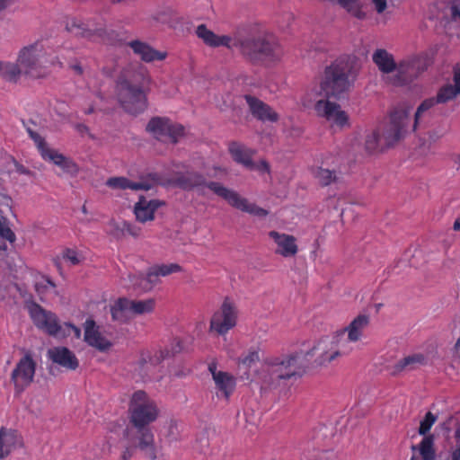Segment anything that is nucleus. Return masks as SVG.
Wrapping results in <instances>:
<instances>
[{
  "instance_id": "1",
  "label": "nucleus",
  "mask_w": 460,
  "mask_h": 460,
  "mask_svg": "<svg viewBox=\"0 0 460 460\" xmlns=\"http://www.w3.org/2000/svg\"><path fill=\"white\" fill-rule=\"evenodd\" d=\"M252 64L276 61L282 56L275 37L258 24H244L233 31L232 49Z\"/></svg>"
},
{
  "instance_id": "2",
  "label": "nucleus",
  "mask_w": 460,
  "mask_h": 460,
  "mask_svg": "<svg viewBox=\"0 0 460 460\" xmlns=\"http://www.w3.org/2000/svg\"><path fill=\"white\" fill-rule=\"evenodd\" d=\"M174 181L183 190L198 189L202 194H204V188H208L213 193L225 199L230 206L252 216L265 217L268 215L267 210L253 203H250L248 199L240 196L234 190L228 189L217 181H208L201 173L197 172L178 173Z\"/></svg>"
},
{
  "instance_id": "3",
  "label": "nucleus",
  "mask_w": 460,
  "mask_h": 460,
  "mask_svg": "<svg viewBox=\"0 0 460 460\" xmlns=\"http://www.w3.org/2000/svg\"><path fill=\"white\" fill-rule=\"evenodd\" d=\"M356 80L352 66L338 59L327 66L320 83L321 94L327 99L341 100L351 90Z\"/></svg>"
},
{
  "instance_id": "4",
  "label": "nucleus",
  "mask_w": 460,
  "mask_h": 460,
  "mask_svg": "<svg viewBox=\"0 0 460 460\" xmlns=\"http://www.w3.org/2000/svg\"><path fill=\"white\" fill-rule=\"evenodd\" d=\"M353 348H349L341 334L320 339L311 349L305 353V357L314 358L312 365L315 367H326L338 358L349 355Z\"/></svg>"
},
{
  "instance_id": "5",
  "label": "nucleus",
  "mask_w": 460,
  "mask_h": 460,
  "mask_svg": "<svg viewBox=\"0 0 460 460\" xmlns=\"http://www.w3.org/2000/svg\"><path fill=\"white\" fill-rule=\"evenodd\" d=\"M123 437L128 442L123 447L119 460H130L137 449L151 460L157 458L155 434L149 426L128 427L123 431Z\"/></svg>"
},
{
  "instance_id": "6",
  "label": "nucleus",
  "mask_w": 460,
  "mask_h": 460,
  "mask_svg": "<svg viewBox=\"0 0 460 460\" xmlns=\"http://www.w3.org/2000/svg\"><path fill=\"white\" fill-rule=\"evenodd\" d=\"M17 62L23 69V75L33 79L46 76L49 52L42 40H35L22 47L17 55Z\"/></svg>"
},
{
  "instance_id": "7",
  "label": "nucleus",
  "mask_w": 460,
  "mask_h": 460,
  "mask_svg": "<svg viewBox=\"0 0 460 460\" xmlns=\"http://www.w3.org/2000/svg\"><path fill=\"white\" fill-rule=\"evenodd\" d=\"M428 56L424 52L409 55L397 62L396 69L388 76L394 86H408L413 84L428 69Z\"/></svg>"
},
{
  "instance_id": "8",
  "label": "nucleus",
  "mask_w": 460,
  "mask_h": 460,
  "mask_svg": "<svg viewBox=\"0 0 460 460\" xmlns=\"http://www.w3.org/2000/svg\"><path fill=\"white\" fill-rule=\"evenodd\" d=\"M411 106L400 105L390 114V121L383 129L385 146H394L411 131L413 127L414 117L411 116Z\"/></svg>"
},
{
  "instance_id": "9",
  "label": "nucleus",
  "mask_w": 460,
  "mask_h": 460,
  "mask_svg": "<svg viewBox=\"0 0 460 460\" xmlns=\"http://www.w3.org/2000/svg\"><path fill=\"white\" fill-rule=\"evenodd\" d=\"M159 408L144 390L134 392L128 402V419L132 426H149L159 417Z\"/></svg>"
},
{
  "instance_id": "10",
  "label": "nucleus",
  "mask_w": 460,
  "mask_h": 460,
  "mask_svg": "<svg viewBox=\"0 0 460 460\" xmlns=\"http://www.w3.org/2000/svg\"><path fill=\"white\" fill-rule=\"evenodd\" d=\"M300 353H295L284 358H270L266 362V372L269 376H264V382L274 385L282 379H289L297 374L296 364Z\"/></svg>"
},
{
  "instance_id": "11",
  "label": "nucleus",
  "mask_w": 460,
  "mask_h": 460,
  "mask_svg": "<svg viewBox=\"0 0 460 460\" xmlns=\"http://www.w3.org/2000/svg\"><path fill=\"white\" fill-rule=\"evenodd\" d=\"M238 308L237 305L229 296H226L217 312H216L210 320V330L219 335L226 334L237 324Z\"/></svg>"
},
{
  "instance_id": "12",
  "label": "nucleus",
  "mask_w": 460,
  "mask_h": 460,
  "mask_svg": "<svg viewBox=\"0 0 460 460\" xmlns=\"http://www.w3.org/2000/svg\"><path fill=\"white\" fill-rule=\"evenodd\" d=\"M118 102L131 115H137L147 108L146 88L116 87Z\"/></svg>"
},
{
  "instance_id": "13",
  "label": "nucleus",
  "mask_w": 460,
  "mask_h": 460,
  "mask_svg": "<svg viewBox=\"0 0 460 460\" xmlns=\"http://www.w3.org/2000/svg\"><path fill=\"white\" fill-rule=\"evenodd\" d=\"M66 30L76 37L91 40L102 39L106 35V24L102 20L84 22L76 17H69L66 21Z\"/></svg>"
},
{
  "instance_id": "14",
  "label": "nucleus",
  "mask_w": 460,
  "mask_h": 460,
  "mask_svg": "<svg viewBox=\"0 0 460 460\" xmlns=\"http://www.w3.org/2000/svg\"><path fill=\"white\" fill-rule=\"evenodd\" d=\"M146 130L156 139L176 143L184 134V128L166 118L155 117L146 125Z\"/></svg>"
},
{
  "instance_id": "15",
  "label": "nucleus",
  "mask_w": 460,
  "mask_h": 460,
  "mask_svg": "<svg viewBox=\"0 0 460 460\" xmlns=\"http://www.w3.org/2000/svg\"><path fill=\"white\" fill-rule=\"evenodd\" d=\"M35 369L36 363L30 354L19 360L11 375L15 393H22L33 382Z\"/></svg>"
},
{
  "instance_id": "16",
  "label": "nucleus",
  "mask_w": 460,
  "mask_h": 460,
  "mask_svg": "<svg viewBox=\"0 0 460 460\" xmlns=\"http://www.w3.org/2000/svg\"><path fill=\"white\" fill-rule=\"evenodd\" d=\"M150 84V77L146 69L141 65H128L125 66L116 82V87L146 88Z\"/></svg>"
},
{
  "instance_id": "17",
  "label": "nucleus",
  "mask_w": 460,
  "mask_h": 460,
  "mask_svg": "<svg viewBox=\"0 0 460 460\" xmlns=\"http://www.w3.org/2000/svg\"><path fill=\"white\" fill-rule=\"evenodd\" d=\"M332 99L319 100L315 103V111L318 116L324 118L332 126L343 128L349 125V116L341 106L331 101Z\"/></svg>"
},
{
  "instance_id": "18",
  "label": "nucleus",
  "mask_w": 460,
  "mask_h": 460,
  "mask_svg": "<svg viewBox=\"0 0 460 460\" xmlns=\"http://www.w3.org/2000/svg\"><path fill=\"white\" fill-rule=\"evenodd\" d=\"M370 317L368 314H358L346 327L334 332L341 334V339L347 341L349 348H353L352 343L361 341L365 329L369 325Z\"/></svg>"
},
{
  "instance_id": "19",
  "label": "nucleus",
  "mask_w": 460,
  "mask_h": 460,
  "mask_svg": "<svg viewBox=\"0 0 460 460\" xmlns=\"http://www.w3.org/2000/svg\"><path fill=\"white\" fill-rule=\"evenodd\" d=\"M84 341L101 352L108 351L112 343L101 333L99 326L93 319H87L84 324Z\"/></svg>"
},
{
  "instance_id": "20",
  "label": "nucleus",
  "mask_w": 460,
  "mask_h": 460,
  "mask_svg": "<svg viewBox=\"0 0 460 460\" xmlns=\"http://www.w3.org/2000/svg\"><path fill=\"white\" fill-rule=\"evenodd\" d=\"M269 236L276 243L275 253L285 258L294 257L298 252L296 239L291 234L270 231Z\"/></svg>"
},
{
  "instance_id": "21",
  "label": "nucleus",
  "mask_w": 460,
  "mask_h": 460,
  "mask_svg": "<svg viewBox=\"0 0 460 460\" xmlns=\"http://www.w3.org/2000/svg\"><path fill=\"white\" fill-rule=\"evenodd\" d=\"M195 33L206 45L217 48L224 46L232 49L233 33L231 35H217L205 24H200L196 28Z\"/></svg>"
},
{
  "instance_id": "22",
  "label": "nucleus",
  "mask_w": 460,
  "mask_h": 460,
  "mask_svg": "<svg viewBox=\"0 0 460 460\" xmlns=\"http://www.w3.org/2000/svg\"><path fill=\"white\" fill-rule=\"evenodd\" d=\"M208 370L218 391L221 392L226 399H228L235 386L234 376L227 372L218 371L216 363L209 364Z\"/></svg>"
},
{
  "instance_id": "23",
  "label": "nucleus",
  "mask_w": 460,
  "mask_h": 460,
  "mask_svg": "<svg viewBox=\"0 0 460 460\" xmlns=\"http://www.w3.org/2000/svg\"><path fill=\"white\" fill-rule=\"evenodd\" d=\"M22 437L13 429H0V459L8 456L16 448L22 447Z\"/></svg>"
},
{
  "instance_id": "24",
  "label": "nucleus",
  "mask_w": 460,
  "mask_h": 460,
  "mask_svg": "<svg viewBox=\"0 0 460 460\" xmlns=\"http://www.w3.org/2000/svg\"><path fill=\"white\" fill-rule=\"evenodd\" d=\"M49 358L58 365L68 369L75 370L79 361L75 353L66 347H55L48 351Z\"/></svg>"
},
{
  "instance_id": "25",
  "label": "nucleus",
  "mask_w": 460,
  "mask_h": 460,
  "mask_svg": "<svg viewBox=\"0 0 460 460\" xmlns=\"http://www.w3.org/2000/svg\"><path fill=\"white\" fill-rule=\"evenodd\" d=\"M133 52L137 55L141 60L146 63L153 62L155 60H164L167 57L166 52H161L149 44L141 40H132L128 43Z\"/></svg>"
},
{
  "instance_id": "26",
  "label": "nucleus",
  "mask_w": 460,
  "mask_h": 460,
  "mask_svg": "<svg viewBox=\"0 0 460 460\" xmlns=\"http://www.w3.org/2000/svg\"><path fill=\"white\" fill-rule=\"evenodd\" d=\"M372 60L383 75L390 76L396 69L397 62L393 54L385 49H377L372 54Z\"/></svg>"
},
{
  "instance_id": "27",
  "label": "nucleus",
  "mask_w": 460,
  "mask_h": 460,
  "mask_svg": "<svg viewBox=\"0 0 460 460\" xmlns=\"http://www.w3.org/2000/svg\"><path fill=\"white\" fill-rule=\"evenodd\" d=\"M245 99L249 104L252 115L257 119L263 121L269 120L271 122H275L279 119L278 113L261 101L249 95H247Z\"/></svg>"
},
{
  "instance_id": "28",
  "label": "nucleus",
  "mask_w": 460,
  "mask_h": 460,
  "mask_svg": "<svg viewBox=\"0 0 460 460\" xmlns=\"http://www.w3.org/2000/svg\"><path fill=\"white\" fill-rule=\"evenodd\" d=\"M460 95V63L454 67V84H447L437 93L438 102H447Z\"/></svg>"
},
{
  "instance_id": "29",
  "label": "nucleus",
  "mask_w": 460,
  "mask_h": 460,
  "mask_svg": "<svg viewBox=\"0 0 460 460\" xmlns=\"http://www.w3.org/2000/svg\"><path fill=\"white\" fill-rule=\"evenodd\" d=\"M111 319L120 324L128 323L133 319L128 298L120 297L111 305Z\"/></svg>"
},
{
  "instance_id": "30",
  "label": "nucleus",
  "mask_w": 460,
  "mask_h": 460,
  "mask_svg": "<svg viewBox=\"0 0 460 460\" xmlns=\"http://www.w3.org/2000/svg\"><path fill=\"white\" fill-rule=\"evenodd\" d=\"M157 208V200H146L145 198H140L135 205L134 213L138 222L146 223L154 219V214Z\"/></svg>"
},
{
  "instance_id": "31",
  "label": "nucleus",
  "mask_w": 460,
  "mask_h": 460,
  "mask_svg": "<svg viewBox=\"0 0 460 460\" xmlns=\"http://www.w3.org/2000/svg\"><path fill=\"white\" fill-rule=\"evenodd\" d=\"M106 185L114 190H148L153 188L154 183L147 181L134 182L125 177H111L107 180Z\"/></svg>"
},
{
  "instance_id": "32",
  "label": "nucleus",
  "mask_w": 460,
  "mask_h": 460,
  "mask_svg": "<svg viewBox=\"0 0 460 460\" xmlns=\"http://www.w3.org/2000/svg\"><path fill=\"white\" fill-rule=\"evenodd\" d=\"M44 160L52 162L54 164L59 166L64 172L68 173L71 176H76L79 172V167L74 161L64 156L54 149L50 151Z\"/></svg>"
},
{
  "instance_id": "33",
  "label": "nucleus",
  "mask_w": 460,
  "mask_h": 460,
  "mask_svg": "<svg viewBox=\"0 0 460 460\" xmlns=\"http://www.w3.org/2000/svg\"><path fill=\"white\" fill-rule=\"evenodd\" d=\"M426 358L422 354H413L400 359L394 367V374L406 370H413L417 367L424 365Z\"/></svg>"
},
{
  "instance_id": "34",
  "label": "nucleus",
  "mask_w": 460,
  "mask_h": 460,
  "mask_svg": "<svg viewBox=\"0 0 460 460\" xmlns=\"http://www.w3.org/2000/svg\"><path fill=\"white\" fill-rule=\"evenodd\" d=\"M1 77L8 82L16 83L21 75L23 74V69L19 62H0Z\"/></svg>"
},
{
  "instance_id": "35",
  "label": "nucleus",
  "mask_w": 460,
  "mask_h": 460,
  "mask_svg": "<svg viewBox=\"0 0 460 460\" xmlns=\"http://www.w3.org/2000/svg\"><path fill=\"white\" fill-rule=\"evenodd\" d=\"M229 150L235 162L242 164L248 169L254 167V163L252 160L251 152L249 150L244 149L237 144H232Z\"/></svg>"
},
{
  "instance_id": "36",
  "label": "nucleus",
  "mask_w": 460,
  "mask_h": 460,
  "mask_svg": "<svg viewBox=\"0 0 460 460\" xmlns=\"http://www.w3.org/2000/svg\"><path fill=\"white\" fill-rule=\"evenodd\" d=\"M133 318L138 315L150 314L154 311L155 301L153 298L145 300L128 299Z\"/></svg>"
},
{
  "instance_id": "37",
  "label": "nucleus",
  "mask_w": 460,
  "mask_h": 460,
  "mask_svg": "<svg viewBox=\"0 0 460 460\" xmlns=\"http://www.w3.org/2000/svg\"><path fill=\"white\" fill-rule=\"evenodd\" d=\"M338 4L347 13L358 20H364L367 16L363 10L364 4L362 0H337Z\"/></svg>"
},
{
  "instance_id": "38",
  "label": "nucleus",
  "mask_w": 460,
  "mask_h": 460,
  "mask_svg": "<svg viewBox=\"0 0 460 460\" xmlns=\"http://www.w3.org/2000/svg\"><path fill=\"white\" fill-rule=\"evenodd\" d=\"M411 449L414 451L417 449V447L412 446ZM418 449L420 451L422 460H434L436 456L434 449V436H425L421 442L420 443Z\"/></svg>"
},
{
  "instance_id": "39",
  "label": "nucleus",
  "mask_w": 460,
  "mask_h": 460,
  "mask_svg": "<svg viewBox=\"0 0 460 460\" xmlns=\"http://www.w3.org/2000/svg\"><path fill=\"white\" fill-rule=\"evenodd\" d=\"M314 176L322 186H328L332 183L338 182L341 173L336 170L319 167L314 172Z\"/></svg>"
},
{
  "instance_id": "40",
  "label": "nucleus",
  "mask_w": 460,
  "mask_h": 460,
  "mask_svg": "<svg viewBox=\"0 0 460 460\" xmlns=\"http://www.w3.org/2000/svg\"><path fill=\"white\" fill-rule=\"evenodd\" d=\"M34 324L41 329L42 324L51 312L46 311L40 305L31 302L26 305Z\"/></svg>"
},
{
  "instance_id": "41",
  "label": "nucleus",
  "mask_w": 460,
  "mask_h": 460,
  "mask_svg": "<svg viewBox=\"0 0 460 460\" xmlns=\"http://www.w3.org/2000/svg\"><path fill=\"white\" fill-rule=\"evenodd\" d=\"M386 147L383 138V132L379 134L378 132L373 131L366 137L365 148L368 153L371 154Z\"/></svg>"
},
{
  "instance_id": "42",
  "label": "nucleus",
  "mask_w": 460,
  "mask_h": 460,
  "mask_svg": "<svg viewBox=\"0 0 460 460\" xmlns=\"http://www.w3.org/2000/svg\"><path fill=\"white\" fill-rule=\"evenodd\" d=\"M160 282V275L155 270V265L150 267L145 278L141 279L140 285L144 290H150Z\"/></svg>"
},
{
  "instance_id": "43",
  "label": "nucleus",
  "mask_w": 460,
  "mask_h": 460,
  "mask_svg": "<svg viewBox=\"0 0 460 460\" xmlns=\"http://www.w3.org/2000/svg\"><path fill=\"white\" fill-rule=\"evenodd\" d=\"M26 129L29 136L34 141L38 149L40 150L42 158L44 159L52 149L48 146L45 139L40 134H38L29 127H27Z\"/></svg>"
},
{
  "instance_id": "44",
  "label": "nucleus",
  "mask_w": 460,
  "mask_h": 460,
  "mask_svg": "<svg viewBox=\"0 0 460 460\" xmlns=\"http://www.w3.org/2000/svg\"><path fill=\"white\" fill-rule=\"evenodd\" d=\"M61 326L58 323L57 316L53 313H50L42 324L41 330L49 335L57 336L58 335Z\"/></svg>"
},
{
  "instance_id": "45",
  "label": "nucleus",
  "mask_w": 460,
  "mask_h": 460,
  "mask_svg": "<svg viewBox=\"0 0 460 460\" xmlns=\"http://www.w3.org/2000/svg\"><path fill=\"white\" fill-rule=\"evenodd\" d=\"M109 230L108 234L113 236L116 239H121L126 234V226H125V221L123 222H117L115 220H111L108 223Z\"/></svg>"
},
{
  "instance_id": "46",
  "label": "nucleus",
  "mask_w": 460,
  "mask_h": 460,
  "mask_svg": "<svg viewBox=\"0 0 460 460\" xmlns=\"http://www.w3.org/2000/svg\"><path fill=\"white\" fill-rule=\"evenodd\" d=\"M435 103H438L437 102V97L427 99L420 103V105L418 107L417 111L414 112V121H413L414 128H417V125L419 123V120H420L421 115L425 111H429L431 107H433Z\"/></svg>"
},
{
  "instance_id": "47",
  "label": "nucleus",
  "mask_w": 460,
  "mask_h": 460,
  "mask_svg": "<svg viewBox=\"0 0 460 460\" xmlns=\"http://www.w3.org/2000/svg\"><path fill=\"white\" fill-rule=\"evenodd\" d=\"M437 416L432 412L428 411L424 417V419L420 421L419 427V434L422 436H428V432L431 429L432 425L436 422Z\"/></svg>"
},
{
  "instance_id": "48",
  "label": "nucleus",
  "mask_w": 460,
  "mask_h": 460,
  "mask_svg": "<svg viewBox=\"0 0 460 460\" xmlns=\"http://www.w3.org/2000/svg\"><path fill=\"white\" fill-rule=\"evenodd\" d=\"M259 360V353L255 350H251L246 355H243L238 358V364L239 366H242L246 370H248L252 365H254Z\"/></svg>"
},
{
  "instance_id": "49",
  "label": "nucleus",
  "mask_w": 460,
  "mask_h": 460,
  "mask_svg": "<svg viewBox=\"0 0 460 460\" xmlns=\"http://www.w3.org/2000/svg\"><path fill=\"white\" fill-rule=\"evenodd\" d=\"M155 267L160 277H166L170 274L180 272L181 270V267L177 263L160 264L155 265Z\"/></svg>"
},
{
  "instance_id": "50",
  "label": "nucleus",
  "mask_w": 460,
  "mask_h": 460,
  "mask_svg": "<svg viewBox=\"0 0 460 460\" xmlns=\"http://www.w3.org/2000/svg\"><path fill=\"white\" fill-rule=\"evenodd\" d=\"M173 14V11L169 8H162L157 10L155 13L153 15V19L161 23L168 22Z\"/></svg>"
},
{
  "instance_id": "51",
  "label": "nucleus",
  "mask_w": 460,
  "mask_h": 460,
  "mask_svg": "<svg viewBox=\"0 0 460 460\" xmlns=\"http://www.w3.org/2000/svg\"><path fill=\"white\" fill-rule=\"evenodd\" d=\"M0 237L13 243L15 241V234L4 223V218L0 217Z\"/></svg>"
},
{
  "instance_id": "52",
  "label": "nucleus",
  "mask_w": 460,
  "mask_h": 460,
  "mask_svg": "<svg viewBox=\"0 0 460 460\" xmlns=\"http://www.w3.org/2000/svg\"><path fill=\"white\" fill-rule=\"evenodd\" d=\"M49 288H56L55 283L49 278L44 279L41 282L35 283V290L39 296L45 295Z\"/></svg>"
},
{
  "instance_id": "53",
  "label": "nucleus",
  "mask_w": 460,
  "mask_h": 460,
  "mask_svg": "<svg viewBox=\"0 0 460 460\" xmlns=\"http://www.w3.org/2000/svg\"><path fill=\"white\" fill-rule=\"evenodd\" d=\"M63 258L71 265H78L82 261L79 253L73 249H66L63 252Z\"/></svg>"
},
{
  "instance_id": "54",
  "label": "nucleus",
  "mask_w": 460,
  "mask_h": 460,
  "mask_svg": "<svg viewBox=\"0 0 460 460\" xmlns=\"http://www.w3.org/2000/svg\"><path fill=\"white\" fill-rule=\"evenodd\" d=\"M173 355L168 349V347H165L164 349H161L159 352L155 353V356L152 358L151 361L153 365H156L161 363L163 360L172 358Z\"/></svg>"
},
{
  "instance_id": "55",
  "label": "nucleus",
  "mask_w": 460,
  "mask_h": 460,
  "mask_svg": "<svg viewBox=\"0 0 460 460\" xmlns=\"http://www.w3.org/2000/svg\"><path fill=\"white\" fill-rule=\"evenodd\" d=\"M126 233L133 237H138L141 234V228L125 221Z\"/></svg>"
},
{
  "instance_id": "56",
  "label": "nucleus",
  "mask_w": 460,
  "mask_h": 460,
  "mask_svg": "<svg viewBox=\"0 0 460 460\" xmlns=\"http://www.w3.org/2000/svg\"><path fill=\"white\" fill-rule=\"evenodd\" d=\"M126 233L133 237H138L141 234V228L125 221Z\"/></svg>"
},
{
  "instance_id": "57",
  "label": "nucleus",
  "mask_w": 460,
  "mask_h": 460,
  "mask_svg": "<svg viewBox=\"0 0 460 460\" xmlns=\"http://www.w3.org/2000/svg\"><path fill=\"white\" fill-rule=\"evenodd\" d=\"M167 347L173 356L180 353L182 349L181 341L179 339L172 340Z\"/></svg>"
},
{
  "instance_id": "58",
  "label": "nucleus",
  "mask_w": 460,
  "mask_h": 460,
  "mask_svg": "<svg viewBox=\"0 0 460 460\" xmlns=\"http://www.w3.org/2000/svg\"><path fill=\"white\" fill-rule=\"evenodd\" d=\"M377 13H383L387 8V0H371Z\"/></svg>"
},
{
  "instance_id": "59",
  "label": "nucleus",
  "mask_w": 460,
  "mask_h": 460,
  "mask_svg": "<svg viewBox=\"0 0 460 460\" xmlns=\"http://www.w3.org/2000/svg\"><path fill=\"white\" fill-rule=\"evenodd\" d=\"M252 170H257V171H260V172H270V165H269V164L266 161L261 160L259 164H255L254 163V167Z\"/></svg>"
},
{
  "instance_id": "60",
  "label": "nucleus",
  "mask_w": 460,
  "mask_h": 460,
  "mask_svg": "<svg viewBox=\"0 0 460 460\" xmlns=\"http://www.w3.org/2000/svg\"><path fill=\"white\" fill-rule=\"evenodd\" d=\"M74 127L79 134H81V135L87 134V135L91 136L89 128L86 125H84L83 123H76L74 125Z\"/></svg>"
},
{
  "instance_id": "61",
  "label": "nucleus",
  "mask_w": 460,
  "mask_h": 460,
  "mask_svg": "<svg viewBox=\"0 0 460 460\" xmlns=\"http://www.w3.org/2000/svg\"><path fill=\"white\" fill-rule=\"evenodd\" d=\"M450 15L453 21H457L460 19V7L457 5L450 6Z\"/></svg>"
},
{
  "instance_id": "62",
  "label": "nucleus",
  "mask_w": 460,
  "mask_h": 460,
  "mask_svg": "<svg viewBox=\"0 0 460 460\" xmlns=\"http://www.w3.org/2000/svg\"><path fill=\"white\" fill-rule=\"evenodd\" d=\"M15 167H16V172L20 174H26V175H31V176L34 175V173L32 172H31L29 169H27L26 167H24L22 164H16Z\"/></svg>"
},
{
  "instance_id": "63",
  "label": "nucleus",
  "mask_w": 460,
  "mask_h": 460,
  "mask_svg": "<svg viewBox=\"0 0 460 460\" xmlns=\"http://www.w3.org/2000/svg\"><path fill=\"white\" fill-rule=\"evenodd\" d=\"M174 431H175V425L173 423H171L168 427V432H167L166 437L170 438L172 440L176 439Z\"/></svg>"
},
{
  "instance_id": "64",
  "label": "nucleus",
  "mask_w": 460,
  "mask_h": 460,
  "mask_svg": "<svg viewBox=\"0 0 460 460\" xmlns=\"http://www.w3.org/2000/svg\"><path fill=\"white\" fill-rule=\"evenodd\" d=\"M15 0H0V13L5 10L11 5Z\"/></svg>"
}]
</instances>
